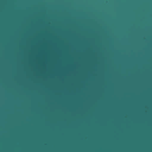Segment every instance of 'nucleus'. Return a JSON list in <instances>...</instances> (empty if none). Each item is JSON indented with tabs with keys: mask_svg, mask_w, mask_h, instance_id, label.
I'll list each match as a JSON object with an SVG mask.
<instances>
[{
	"mask_svg": "<svg viewBox=\"0 0 152 152\" xmlns=\"http://www.w3.org/2000/svg\"><path fill=\"white\" fill-rule=\"evenodd\" d=\"M86 110H87V105H86Z\"/></svg>",
	"mask_w": 152,
	"mask_h": 152,
	"instance_id": "1a4fd4ad",
	"label": "nucleus"
},
{
	"mask_svg": "<svg viewBox=\"0 0 152 152\" xmlns=\"http://www.w3.org/2000/svg\"><path fill=\"white\" fill-rule=\"evenodd\" d=\"M86 58V62H87V61L88 59V58Z\"/></svg>",
	"mask_w": 152,
	"mask_h": 152,
	"instance_id": "f03ea898",
	"label": "nucleus"
},
{
	"mask_svg": "<svg viewBox=\"0 0 152 152\" xmlns=\"http://www.w3.org/2000/svg\"><path fill=\"white\" fill-rule=\"evenodd\" d=\"M86 42H87V41H86Z\"/></svg>",
	"mask_w": 152,
	"mask_h": 152,
	"instance_id": "aec40b11",
	"label": "nucleus"
},
{
	"mask_svg": "<svg viewBox=\"0 0 152 152\" xmlns=\"http://www.w3.org/2000/svg\"><path fill=\"white\" fill-rule=\"evenodd\" d=\"M86 110H87V105H86Z\"/></svg>",
	"mask_w": 152,
	"mask_h": 152,
	"instance_id": "423d86ee",
	"label": "nucleus"
},
{
	"mask_svg": "<svg viewBox=\"0 0 152 152\" xmlns=\"http://www.w3.org/2000/svg\"><path fill=\"white\" fill-rule=\"evenodd\" d=\"M86 118H87V116H86Z\"/></svg>",
	"mask_w": 152,
	"mask_h": 152,
	"instance_id": "4468645a",
	"label": "nucleus"
},
{
	"mask_svg": "<svg viewBox=\"0 0 152 152\" xmlns=\"http://www.w3.org/2000/svg\"><path fill=\"white\" fill-rule=\"evenodd\" d=\"M86 39H87V37H86Z\"/></svg>",
	"mask_w": 152,
	"mask_h": 152,
	"instance_id": "9b49d317",
	"label": "nucleus"
},
{
	"mask_svg": "<svg viewBox=\"0 0 152 152\" xmlns=\"http://www.w3.org/2000/svg\"><path fill=\"white\" fill-rule=\"evenodd\" d=\"M86 39H87V37H86Z\"/></svg>",
	"mask_w": 152,
	"mask_h": 152,
	"instance_id": "f8f14e48",
	"label": "nucleus"
},
{
	"mask_svg": "<svg viewBox=\"0 0 152 152\" xmlns=\"http://www.w3.org/2000/svg\"><path fill=\"white\" fill-rule=\"evenodd\" d=\"M86 90L87 89V88H86Z\"/></svg>",
	"mask_w": 152,
	"mask_h": 152,
	"instance_id": "4be33fe9",
	"label": "nucleus"
},
{
	"mask_svg": "<svg viewBox=\"0 0 152 152\" xmlns=\"http://www.w3.org/2000/svg\"><path fill=\"white\" fill-rule=\"evenodd\" d=\"M86 34H87V31H86Z\"/></svg>",
	"mask_w": 152,
	"mask_h": 152,
	"instance_id": "f3484780",
	"label": "nucleus"
},
{
	"mask_svg": "<svg viewBox=\"0 0 152 152\" xmlns=\"http://www.w3.org/2000/svg\"><path fill=\"white\" fill-rule=\"evenodd\" d=\"M86 110H87V105H86Z\"/></svg>",
	"mask_w": 152,
	"mask_h": 152,
	"instance_id": "6e6552de",
	"label": "nucleus"
},
{
	"mask_svg": "<svg viewBox=\"0 0 152 152\" xmlns=\"http://www.w3.org/2000/svg\"><path fill=\"white\" fill-rule=\"evenodd\" d=\"M86 34H87V31H86Z\"/></svg>",
	"mask_w": 152,
	"mask_h": 152,
	"instance_id": "a211bd4d",
	"label": "nucleus"
},
{
	"mask_svg": "<svg viewBox=\"0 0 152 152\" xmlns=\"http://www.w3.org/2000/svg\"><path fill=\"white\" fill-rule=\"evenodd\" d=\"M86 118H87V116H86Z\"/></svg>",
	"mask_w": 152,
	"mask_h": 152,
	"instance_id": "dca6fc26",
	"label": "nucleus"
},
{
	"mask_svg": "<svg viewBox=\"0 0 152 152\" xmlns=\"http://www.w3.org/2000/svg\"><path fill=\"white\" fill-rule=\"evenodd\" d=\"M86 118H87V116H86Z\"/></svg>",
	"mask_w": 152,
	"mask_h": 152,
	"instance_id": "2eb2a0df",
	"label": "nucleus"
},
{
	"mask_svg": "<svg viewBox=\"0 0 152 152\" xmlns=\"http://www.w3.org/2000/svg\"><path fill=\"white\" fill-rule=\"evenodd\" d=\"M86 110H87V105H86Z\"/></svg>",
	"mask_w": 152,
	"mask_h": 152,
	"instance_id": "20e7f679",
	"label": "nucleus"
},
{
	"mask_svg": "<svg viewBox=\"0 0 152 152\" xmlns=\"http://www.w3.org/2000/svg\"><path fill=\"white\" fill-rule=\"evenodd\" d=\"M75 97L76 98H78V95L77 94H75Z\"/></svg>",
	"mask_w": 152,
	"mask_h": 152,
	"instance_id": "f257e3e1",
	"label": "nucleus"
},
{
	"mask_svg": "<svg viewBox=\"0 0 152 152\" xmlns=\"http://www.w3.org/2000/svg\"><path fill=\"white\" fill-rule=\"evenodd\" d=\"M86 110H87V105H86Z\"/></svg>",
	"mask_w": 152,
	"mask_h": 152,
	"instance_id": "9d476101",
	"label": "nucleus"
},
{
	"mask_svg": "<svg viewBox=\"0 0 152 152\" xmlns=\"http://www.w3.org/2000/svg\"><path fill=\"white\" fill-rule=\"evenodd\" d=\"M86 110H87V105H86Z\"/></svg>",
	"mask_w": 152,
	"mask_h": 152,
	"instance_id": "39448f33",
	"label": "nucleus"
},
{
	"mask_svg": "<svg viewBox=\"0 0 152 152\" xmlns=\"http://www.w3.org/2000/svg\"><path fill=\"white\" fill-rule=\"evenodd\" d=\"M86 34H87V31H86Z\"/></svg>",
	"mask_w": 152,
	"mask_h": 152,
	"instance_id": "6ab92c4d",
	"label": "nucleus"
},
{
	"mask_svg": "<svg viewBox=\"0 0 152 152\" xmlns=\"http://www.w3.org/2000/svg\"><path fill=\"white\" fill-rule=\"evenodd\" d=\"M86 39H87V37H86Z\"/></svg>",
	"mask_w": 152,
	"mask_h": 152,
	"instance_id": "ddd939ff",
	"label": "nucleus"
},
{
	"mask_svg": "<svg viewBox=\"0 0 152 152\" xmlns=\"http://www.w3.org/2000/svg\"><path fill=\"white\" fill-rule=\"evenodd\" d=\"M86 104H88V103H87V101H86Z\"/></svg>",
	"mask_w": 152,
	"mask_h": 152,
	"instance_id": "7ed1b4c3",
	"label": "nucleus"
},
{
	"mask_svg": "<svg viewBox=\"0 0 152 152\" xmlns=\"http://www.w3.org/2000/svg\"><path fill=\"white\" fill-rule=\"evenodd\" d=\"M86 110H87V105H86Z\"/></svg>",
	"mask_w": 152,
	"mask_h": 152,
	"instance_id": "0eeeda50",
	"label": "nucleus"
},
{
	"mask_svg": "<svg viewBox=\"0 0 152 152\" xmlns=\"http://www.w3.org/2000/svg\"><path fill=\"white\" fill-rule=\"evenodd\" d=\"M86 50H87V49H86Z\"/></svg>",
	"mask_w": 152,
	"mask_h": 152,
	"instance_id": "412c9836",
	"label": "nucleus"
}]
</instances>
